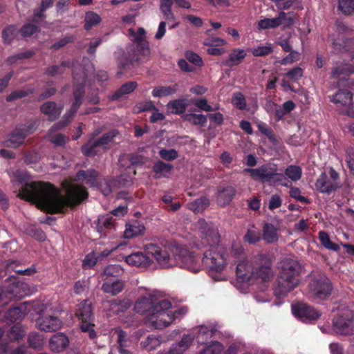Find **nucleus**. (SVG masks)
Returning <instances> with one entry per match:
<instances>
[{
    "label": "nucleus",
    "mask_w": 354,
    "mask_h": 354,
    "mask_svg": "<svg viewBox=\"0 0 354 354\" xmlns=\"http://www.w3.org/2000/svg\"><path fill=\"white\" fill-rule=\"evenodd\" d=\"M87 192L82 187L71 185L66 189L65 196L49 183L33 182L20 190L18 196L35 203L48 212H59L66 206L80 202L87 197Z\"/></svg>",
    "instance_id": "obj_1"
},
{
    "label": "nucleus",
    "mask_w": 354,
    "mask_h": 354,
    "mask_svg": "<svg viewBox=\"0 0 354 354\" xmlns=\"http://www.w3.org/2000/svg\"><path fill=\"white\" fill-rule=\"evenodd\" d=\"M171 302L154 292H146L136 302L134 309L138 313L144 314L147 321L155 328H164L173 322L174 318L186 314L187 310L183 307L173 312L169 310Z\"/></svg>",
    "instance_id": "obj_2"
},
{
    "label": "nucleus",
    "mask_w": 354,
    "mask_h": 354,
    "mask_svg": "<svg viewBox=\"0 0 354 354\" xmlns=\"http://www.w3.org/2000/svg\"><path fill=\"white\" fill-rule=\"evenodd\" d=\"M198 236L201 238V245L209 246L205 252L203 263L210 270L220 272L226 266L225 250L218 245L219 236L216 229L209 225L205 220L201 219L195 224Z\"/></svg>",
    "instance_id": "obj_3"
},
{
    "label": "nucleus",
    "mask_w": 354,
    "mask_h": 354,
    "mask_svg": "<svg viewBox=\"0 0 354 354\" xmlns=\"http://www.w3.org/2000/svg\"><path fill=\"white\" fill-rule=\"evenodd\" d=\"M301 265L295 259L286 258L280 262V272L274 288L278 297H286L299 283Z\"/></svg>",
    "instance_id": "obj_4"
},
{
    "label": "nucleus",
    "mask_w": 354,
    "mask_h": 354,
    "mask_svg": "<svg viewBox=\"0 0 354 354\" xmlns=\"http://www.w3.org/2000/svg\"><path fill=\"white\" fill-rule=\"evenodd\" d=\"M174 248L175 247L162 248L153 244H149L145 247L147 252L156 260L158 266L162 268L176 266V259L172 254Z\"/></svg>",
    "instance_id": "obj_5"
},
{
    "label": "nucleus",
    "mask_w": 354,
    "mask_h": 354,
    "mask_svg": "<svg viewBox=\"0 0 354 354\" xmlns=\"http://www.w3.org/2000/svg\"><path fill=\"white\" fill-rule=\"evenodd\" d=\"M176 259V266L197 272L201 268L200 257H196L192 252L181 247H175L172 252Z\"/></svg>",
    "instance_id": "obj_6"
},
{
    "label": "nucleus",
    "mask_w": 354,
    "mask_h": 354,
    "mask_svg": "<svg viewBox=\"0 0 354 354\" xmlns=\"http://www.w3.org/2000/svg\"><path fill=\"white\" fill-rule=\"evenodd\" d=\"M118 134V131L113 130L104 133L97 140H90L82 147V152L86 156H91L96 155L101 150H106L113 142Z\"/></svg>",
    "instance_id": "obj_7"
},
{
    "label": "nucleus",
    "mask_w": 354,
    "mask_h": 354,
    "mask_svg": "<svg viewBox=\"0 0 354 354\" xmlns=\"http://www.w3.org/2000/svg\"><path fill=\"white\" fill-rule=\"evenodd\" d=\"M76 316L80 321V328L83 332H87L90 338L95 337V332L93 329L92 320V308L91 303L85 300L77 306L75 313Z\"/></svg>",
    "instance_id": "obj_8"
},
{
    "label": "nucleus",
    "mask_w": 354,
    "mask_h": 354,
    "mask_svg": "<svg viewBox=\"0 0 354 354\" xmlns=\"http://www.w3.org/2000/svg\"><path fill=\"white\" fill-rule=\"evenodd\" d=\"M330 178L326 173H322L315 183L316 189L322 193L330 194L341 187L338 182L339 174L333 168L329 171Z\"/></svg>",
    "instance_id": "obj_9"
},
{
    "label": "nucleus",
    "mask_w": 354,
    "mask_h": 354,
    "mask_svg": "<svg viewBox=\"0 0 354 354\" xmlns=\"http://www.w3.org/2000/svg\"><path fill=\"white\" fill-rule=\"evenodd\" d=\"M310 297L314 299H324L330 293L331 285L329 279L325 276H321L313 279L309 286Z\"/></svg>",
    "instance_id": "obj_10"
},
{
    "label": "nucleus",
    "mask_w": 354,
    "mask_h": 354,
    "mask_svg": "<svg viewBox=\"0 0 354 354\" xmlns=\"http://www.w3.org/2000/svg\"><path fill=\"white\" fill-rule=\"evenodd\" d=\"M353 313L349 309H345L333 320L334 329L341 335L349 334L353 330Z\"/></svg>",
    "instance_id": "obj_11"
},
{
    "label": "nucleus",
    "mask_w": 354,
    "mask_h": 354,
    "mask_svg": "<svg viewBox=\"0 0 354 354\" xmlns=\"http://www.w3.org/2000/svg\"><path fill=\"white\" fill-rule=\"evenodd\" d=\"M253 268L252 279H261L266 281L272 275L270 262L263 254L255 257Z\"/></svg>",
    "instance_id": "obj_12"
},
{
    "label": "nucleus",
    "mask_w": 354,
    "mask_h": 354,
    "mask_svg": "<svg viewBox=\"0 0 354 354\" xmlns=\"http://www.w3.org/2000/svg\"><path fill=\"white\" fill-rule=\"evenodd\" d=\"M263 176L264 183L267 182L270 185L280 184L284 187H288L285 183L286 178L283 174L278 171L277 166L273 163H269L262 165Z\"/></svg>",
    "instance_id": "obj_13"
},
{
    "label": "nucleus",
    "mask_w": 354,
    "mask_h": 354,
    "mask_svg": "<svg viewBox=\"0 0 354 354\" xmlns=\"http://www.w3.org/2000/svg\"><path fill=\"white\" fill-rule=\"evenodd\" d=\"M239 252L236 254H231L230 259L232 261H236L239 260V262L236 267V274L238 279L242 281H248L252 279L253 273V266L248 264L244 259H240L238 254H241V250L239 248Z\"/></svg>",
    "instance_id": "obj_14"
},
{
    "label": "nucleus",
    "mask_w": 354,
    "mask_h": 354,
    "mask_svg": "<svg viewBox=\"0 0 354 354\" xmlns=\"http://www.w3.org/2000/svg\"><path fill=\"white\" fill-rule=\"evenodd\" d=\"M294 315L303 322L314 320L319 317V313L313 308L304 303H299L292 306Z\"/></svg>",
    "instance_id": "obj_15"
},
{
    "label": "nucleus",
    "mask_w": 354,
    "mask_h": 354,
    "mask_svg": "<svg viewBox=\"0 0 354 354\" xmlns=\"http://www.w3.org/2000/svg\"><path fill=\"white\" fill-rule=\"evenodd\" d=\"M39 329L46 332H53L59 329L62 326V322L55 315L50 314L43 315L36 321Z\"/></svg>",
    "instance_id": "obj_16"
},
{
    "label": "nucleus",
    "mask_w": 354,
    "mask_h": 354,
    "mask_svg": "<svg viewBox=\"0 0 354 354\" xmlns=\"http://www.w3.org/2000/svg\"><path fill=\"white\" fill-rule=\"evenodd\" d=\"M8 300L20 299L30 294V288L26 283L17 281L5 288Z\"/></svg>",
    "instance_id": "obj_17"
},
{
    "label": "nucleus",
    "mask_w": 354,
    "mask_h": 354,
    "mask_svg": "<svg viewBox=\"0 0 354 354\" xmlns=\"http://www.w3.org/2000/svg\"><path fill=\"white\" fill-rule=\"evenodd\" d=\"M194 330L197 331L196 335L197 342L203 344L216 333V326L213 323H208L199 326Z\"/></svg>",
    "instance_id": "obj_18"
},
{
    "label": "nucleus",
    "mask_w": 354,
    "mask_h": 354,
    "mask_svg": "<svg viewBox=\"0 0 354 354\" xmlns=\"http://www.w3.org/2000/svg\"><path fill=\"white\" fill-rule=\"evenodd\" d=\"M352 100V94L347 90H339L330 99L338 107L342 109L344 113H346V111H347V108L349 106Z\"/></svg>",
    "instance_id": "obj_19"
},
{
    "label": "nucleus",
    "mask_w": 354,
    "mask_h": 354,
    "mask_svg": "<svg viewBox=\"0 0 354 354\" xmlns=\"http://www.w3.org/2000/svg\"><path fill=\"white\" fill-rule=\"evenodd\" d=\"M24 330L21 326L18 325L12 326L7 335L9 342L1 344V351L5 353L9 352L12 347L10 344L24 337Z\"/></svg>",
    "instance_id": "obj_20"
},
{
    "label": "nucleus",
    "mask_w": 354,
    "mask_h": 354,
    "mask_svg": "<svg viewBox=\"0 0 354 354\" xmlns=\"http://www.w3.org/2000/svg\"><path fill=\"white\" fill-rule=\"evenodd\" d=\"M125 261L131 266L147 268L151 263L149 257L142 252H135L125 257Z\"/></svg>",
    "instance_id": "obj_21"
},
{
    "label": "nucleus",
    "mask_w": 354,
    "mask_h": 354,
    "mask_svg": "<svg viewBox=\"0 0 354 354\" xmlns=\"http://www.w3.org/2000/svg\"><path fill=\"white\" fill-rule=\"evenodd\" d=\"M69 339L64 333H57L54 335L49 342V347L53 352L59 353L68 347Z\"/></svg>",
    "instance_id": "obj_22"
},
{
    "label": "nucleus",
    "mask_w": 354,
    "mask_h": 354,
    "mask_svg": "<svg viewBox=\"0 0 354 354\" xmlns=\"http://www.w3.org/2000/svg\"><path fill=\"white\" fill-rule=\"evenodd\" d=\"M104 281L102 286V290L111 295H115L120 293L123 288L124 283L118 279H103Z\"/></svg>",
    "instance_id": "obj_23"
},
{
    "label": "nucleus",
    "mask_w": 354,
    "mask_h": 354,
    "mask_svg": "<svg viewBox=\"0 0 354 354\" xmlns=\"http://www.w3.org/2000/svg\"><path fill=\"white\" fill-rule=\"evenodd\" d=\"M194 337L190 335H184L181 340L172 344L168 351V354H183L193 342Z\"/></svg>",
    "instance_id": "obj_24"
},
{
    "label": "nucleus",
    "mask_w": 354,
    "mask_h": 354,
    "mask_svg": "<svg viewBox=\"0 0 354 354\" xmlns=\"http://www.w3.org/2000/svg\"><path fill=\"white\" fill-rule=\"evenodd\" d=\"M333 46L335 50L344 51L354 57V38H342L339 41H333Z\"/></svg>",
    "instance_id": "obj_25"
},
{
    "label": "nucleus",
    "mask_w": 354,
    "mask_h": 354,
    "mask_svg": "<svg viewBox=\"0 0 354 354\" xmlns=\"http://www.w3.org/2000/svg\"><path fill=\"white\" fill-rule=\"evenodd\" d=\"M40 109L50 120H54L60 115L62 107L57 106L55 102H47L41 106Z\"/></svg>",
    "instance_id": "obj_26"
},
{
    "label": "nucleus",
    "mask_w": 354,
    "mask_h": 354,
    "mask_svg": "<svg viewBox=\"0 0 354 354\" xmlns=\"http://www.w3.org/2000/svg\"><path fill=\"white\" fill-rule=\"evenodd\" d=\"M114 228V221L113 217L110 214L100 216L98 218L97 225V231L104 236L106 235V231H111Z\"/></svg>",
    "instance_id": "obj_27"
},
{
    "label": "nucleus",
    "mask_w": 354,
    "mask_h": 354,
    "mask_svg": "<svg viewBox=\"0 0 354 354\" xmlns=\"http://www.w3.org/2000/svg\"><path fill=\"white\" fill-rule=\"evenodd\" d=\"M277 21L279 26H281L283 29H286L295 24L297 17L292 12H281L277 17Z\"/></svg>",
    "instance_id": "obj_28"
},
{
    "label": "nucleus",
    "mask_w": 354,
    "mask_h": 354,
    "mask_svg": "<svg viewBox=\"0 0 354 354\" xmlns=\"http://www.w3.org/2000/svg\"><path fill=\"white\" fill-rule=\"evenodd\" d=\"M27 313L26 304H22L20 306L10 309L6 313V318L10 322L21 319Z\"/></svg>",
    "instance_id": "obj_29"
},
{
    "label": "nucleus",
    "mask_w": 354,
    "mask_h": 354,
    "mask_svg": "<svg viewBox=\"0 0 354 354\" xmlns=\"http://www.w3.org/2000/svg\"><path fill=\"white\" fill-rule=\"evenodd\" d=\"M235 194L234 189L232 187H227L218 192L217 202L220 205L228 204L233 198Z\"/></svg>",
    "instance_id": "obj_30"
},
{
    "label": "nucleus",
    "mask_w": 354,
    "mask_h": 354,
    "mask_svg": "<svg viewBox=\"0 0 354 354\" xmlns=\"http://www.w3.org/2000/svg\"><path fill=\"white\" fill-rule=\"evenodd\" d=\"M187 105L185 100H176L167 104V110L171 113L180 114L185 111Z\"/></svg>",
    "instance_id": "obj_31"
},
{
    "label": "nucleus",
    "mask_w": 354,
    "mask_h": 354,
    "mask_svg": "<svg viewBox=\"0 0 354 354\" xmlns=\"http://www.w3.org/2000/svg\"><path fill=\"white\" fill-rule=\"evenodd\" d=\"M146 160L147 159L142 156L132 154H124L119 158V162L122 166H125L127 162L133 165H142Z\"/></svg>",
    "instance_id": "obj_32"
},
{
    "label": "nucleus",
    "mask_w": 354,
    "mask_h": 354,
    "mask_svg": "<svg viewBox=\"0 0 354 354\" xmlns=\"http://www.w3.org/2000/svg\"><path fill=\"white\" fill-rule=\"evenodd\" d=\"M102 21L101 17L93 11H88L85 13L84 28L86 30H90L93 26H96Z\"/></svg>",
    "instance_id": "obj_33"
},
{
    "label": "nucleus",
    "mask_w": 354,
    "mask_h": 354,
    "mask_svg": "<svg viewBox=\"0 0 354 354\" xmlns=\"http://www.w3.org/2000/svg\"><path fill=\"white\" fill-rule=\"evenodd\" d=\"M245 56L246 53L243 49L235 48L230 54L227 64L230 66L238 65Z\"/></svg>",
    "instance_id": "obj_34"
},
{
    "label": "nucleus",
    "mask_w": 354,
    "mask_h": 354,
    "mask_svg": "<svg viewBox=\"0 0 354 354\" xmlns=\"http://www.w3.org/2000/svg\"><path fill=\"white\" fill-rule=\"evenodd\" d=\"M145 230V227L139 223L127 224L124 232V236L126 239H131L136 236L143 234Z\"/></svg>",
    "instance_id": "obj_35"
},
{
    "label": "nucleus",
    "mask_w": 354,
    "mask_h": 354,
    "mask_svg": "<svg viewBox=\"0 0 354 354\" xmlns=\"http://www.w3.org/2000/svg\"><path fill=\"white\" fill-rule=\"evenodd\" d=\"M172 0H160V9L165 19L169 21H175L176 17L171 11Z\"/></svg>",
    "instance_id": "obj_36"
},
{
    "label": "nucleus",
    "mask_w": 354,
    "mask_h": 354,
    "mask_svg": "<svg viewBox=\"0 0 354 354\" xmlns=\"http://www.w3.org/2000/svg\"><path fill=\"white\" fill-rule=\"evenodd\" d=\"M209 205L207 198L202 197L187 204L188 208L195 213H199L204 211Z\"/></svg>",
    "instance_id": "obj_37"
},
{
    "label": "nucleus",
    "mask_w": 354,
    "mask_h": 354,
    "mask_svg": "<svg viewBox=\"0 0 354 354\" xmlns=\"http://www.w3.org/2000/svg\"><path fill=\"white\" fill-rule=\"evenodd\" d=\"M124 273L122 268L119 265H109L104 270V279H118Z\"/></svg>",
    "instance_id": "obj_38"
},
{
    "label": "nucleus",
    "mask_w": 354,
    "mask_h": 354,
    "mask_svg": "<svg viewBox=\"0 0 354 354\" xmlns=\"http://www.w3.org/2000/svg\"><path fill=\"white\" fill-rule=\"evenodd\" d=\"M177 85L155 87L152 91V95L155 97H161L171 95L176 92Z\"/></svg>",
    "instance_id": "obj_39"
},
{
    "label": "nucleus",
    "mask_w": 354,
    "mask_h": 354,
    "mask_svg": "<svg viewBox=\"0 0 354 354\" xmlns=\"http://www.w3.org/2000/svg\"><path fill=\"white\" fill-rule=\"evenodd\" d=\"M302 175V170L300 167L296 165H290L285 170L284 177L288 178L291 181L295 182L299 180ZM286 182V180L285 181Z\"/></svg>",
    "instance_id": "obj_40"
},
{
    "label": "nucleus",
    "mask_w": 354,
    "mask_h": 354,
    "mask_svg": "<svg viewBox=\"0 0 354 354\" xmlns=\"http://www.w3.org/2000/svg\"><path fill=\"white\" fill-rule=\"evenodd\" d=\"M276 228L271 224H266L263 229V239L268 243H274L278 240Z\"/></svg>",
    "instance_id": "obj_41"
},
{
    "label": "nucleus",
    "mask_w": 354,
    "mask_h": 354,
    "mask_svg": "<svg viewBox=\"0 0 354 354\" xmlns=\"http://www.w3.org/2000/svg\"><path fill=\"white\" fill-rule=\"evenodd\" d=\"M57 129L58 124L53 127L48 133V138L52 143L55 144V145H62L65 144L66 138L63 134L55 133V131Z\"/></svg>",
    "instance_id": "obj_42"
},
{
    "label": "nucleus",
    "mask_w": 354,
    "mask_h": 354,
    "mask_svg": "<svg viewBox=\"0 0 354 354\" xmlns=\"http://www.w3.org/2000/svg\"><path fill=\"white\" fill-rule=\"evenodd\" d=\"M172 169L170 164H166L162 161L156 162L153 167V170L158 177H165L167 174L169 173Z\"/></svg>",
    "instance_id": "obj_43"
},
{
    "label": "nucleus",
    "mask_w": 354,
    "mask_h": 354,
    "mask_svg": "<svg viewBox=\"0 0 354 354\" xmlns=\"http://www.w3.org/2000/svg\"><path fill=\"white\" fill-rule=\"evenodd\" d=\"M353 73H354V66L351 64H344L333 69L332 76L337 78L341 75H350Z\"/></svg>",
    "instance_id": "obj_44"
},
{
    "label": "nucleus",
    "mask_w": 354,
    "mask_h": 354,
    "mask_svg": "<svg viewBox=\"0 0 354 354\" xmlns=\"http://www.w3.org/2000/svg\"><path fill=\"white\" fill-rule=\"evenodd\" d=\"M274 50L273 45L272 44H267L265 46H260L252 48L250 50L252 54L256 57H262L272 53Z\"/></svg>",
    "instance_id": "obj_45"
},
{
    "label": "nucleus",
    "mask_w": 354,
    "mask_h": 354,
    "mask_svg": "<svg viewBox=\"0 0 354 354\" xmlns=\"http://www.w3.org/2000/svg\"><path fill=\"white\" fill-rule=\"evenodd\" d=\"M137 83L136 82H129L124 84L114 94L113 98H118L122 95H126L133 91L137 87Z\"/></svg>",
    "instance_id": "obj_46"
},
{
    "label": "nucleus",
    "mask_w": 354,
    "mask_h": 354,
    "mask_svg": "<svg viewBox=\"0 0 354 354\" xmlns=\"http://www.w3.org/2000/svg\"><path fill=\"white\" fill-rule=\"evenodd\" d=\"M223 346L218 342H214L199 351L198 354H221Z\"/></svg>",
    "instance_id": "obj_47"
},
{
    "label": "nucleus",
    "mask_w": 354,
    "mask_h": 354,
    "mask_svg": "<svg viewBox=\"0 0 354 354\" xmlns=\"http://www.w3.org/2000/svg\"><path fill=\"white\" fill-rule=\"evenodd\" d=\"M319 239L324 248L333 251H337L339 250V246L330 241L329 236L326 232L323 231L319 232Z\"/></svg>",
    "instance_id": "obj_48"
},
{
    "label": "nucleus",
    "mask_w": 354,
    "mask_h": 354,
    "mask_svg": "<svg viewBox=\"0 0 354 354\" xmlns=\"http://www.w3.org/2000/svg\"><path fill=\"white\" fill-rule=\"evenodd\" d=\"M83 95V89L82 87H79L75 89L74 92V96L75 102L72 105L71 111L66 113L67 117H71L77 110L78 107L81 104V99Z\"/></svg>",
    "instance_id": "obj_49"
},
{
    "label": "nucleus",
    "mask_w": 354,
    "mask_h": 354,
    "mask_svg": "<svg viewBox=\"0 0 354 354\" xmlns=\"http://www.w3.org/2000/svg\"><path fill=\"white\" fill-rule=\"evenodd\" d=\"M136 53L140 60L147 59L151 55L148 42H142L137 44Z\"/></svg>",
    "instance_id": "obj_50"
},
{
    "label": "nucleus",
    "mask_w": 354,
    "mask_h": 354,
    "mask_svg": "<svg viewBox=\"0 0 354 354\" xmlns=\"http://www.w3.org/2000/svg\"><path fill=\"white\" fill-rule=\"evenodd\" d=\"M244 239L249 243H255L261 239V232L257 228L252 227L248 230Z\"/></svg>",
    "instance_id": "obj_51"
},
{
    "label": "nucleus",
    "mask_w": 354,
    "mask_h": 354,
    "mask_svg": "<svg viewBox=\"0 0 354 354\" xmlns=\"http://www.w3.org/2000/svg\"><path fill=\"white\" fill-rule=\"evenodd\" d=\"M266 109L268 111L272 113L277 120L281 119L285 115H286V113L282 107L271 102L267 103Z\"/></svg>",
    "instance_id": "obj_52"
},
{
    "label": "nucleus",
    "mask_w": 354,
    "mask_h": 354,
    "mask_svg": "<svg viewBox=\"0 0 354 354\" xmlns=\"http://www.w3.org/2000/svg\"><path fill=\"white\" fill-rule=\"evenodd\" d=\"M129 31L132 40L138 44L147 41L145 40V30L143 28H139L136 31L133 29H129Z\"/></svg>",
    "instance_id": "obj_53"
},
{
    "label": "nucleus",
    "mask_w": 354,
    "mask_h": 354,
    "mask_svg": "<svg viewBox=\"0 0 354 354\" xmlns=\"http://www.w3.org/2000/svg\"><path fill=\"white\" fill-rule=\"evenodd\" d=\"M185 119L194 124L204 125L207 122V118L203 114H187Z\"/></svg>",
    "instance_id": "obj_54"
},
{
    "label": "nucleus",
    "mask_w": 354,
    "mask_h": 354,
    "mask_svg": "<svg viewBox=\"0 0 354 354\" xmlns=\"http://www.w3.org/2000/svg\"><path fill=\"white\" fill-rule=\"evenodd\" d=\"M28 343L31 347L35 348H41L44 344V339L40 335L31 333L28 337Z\"/></svg>",
    "instance_id": "obj_55"
},
{
    "label": "nucleus",
    "mask_w": 354,
    "mask_h": 354,
    "mask_svg": "<svg viewBox=\"0 0 354 354\" xmlns=\"http://www.w3.org/2000/svg\"><path fill=\"white\" fill-rule=\"evenodd\" d=\"M339 9L344 14H351L354 11V1L339 0Z\"/></svg>",
    "instance_id": "obj_56"
},
{
    "label": "nucleus",
    "mask_w": 354,
    "mask_h": 354,
    "mask_svg": "<svg viewBox=\"0 0 354 354\" xmlns=\"http://www.w3.org/2000/svg\"><path fill=\"white\" fill-rule=\"evenodd\" d=\"M258 26L259 29L265 30L279 27V24H277V17L271 19L266 18L260 20L258 23Z\"/></svg>",
    "instance_id": "obj_57"
},
{
    "label": "nucleus",
    "mask_w": 354,
    "mask_h": 354,
    "mask_svg": "<svg viewBox=\"0 0 354 354\" xmlns=\"http://www.w3.org/2000/svg\"><path fill=\"white\" fill-rule=\"evenodd\" d=\"M17 35V28L14 26L7 27L3 31V39L5 43L9 44Z\"/></svg>",
    "instance_id": "obj_58"
},
{
    "label": "nucleus",
    "mask_w": 354,
    "mask_h": 354,
    "mask_svg": "<svg viewBox=\"0 0 354 354\" xmlns=\"http://www.w3.org/2000/svg\"><path fill=\"white\" fill-rule=\"evenodd\" d=\"M142 346L148 351H152L158 347L160 342L158 338L154 336L148 337L144 342H142Z\"/></svg>",
    "instance_id": "obj_59"
},
{
    "label": "nucleus",
    "mask_w": 354,
    "mask_h": 354,
    "mask_svg": "<svg viewBox=\"0 0 354 354\" xmlns=\"http://www.w3.org/2000/svg\"><path fill=\"white\" fill-rule=\"evenodd\" d=\"M232 102L239 109L243 110L246 107L245 99L241 93H235L234 94Z\"/></svg>",
    "instance_id": "obj_60"
},
{
    "label": "nucleus",
    "mask_w": 354,
    "mask_h": 354,
    "mask_svg": "<svg viewBox=\"0 0 354 354\" xmlns=\"http://www.w3.org/2000/svg\"><path fill=\"white\" fill-rule=\"evenodd\" d=\"M263 171V170L262 169V166H261L259 168H256V169L246 168V169H243V173H250L251 177L254 180H259V181H261L262 183H264Z\"/></svg>",
    "instance_id": "obj_61"
},
{
    "label": "nucleus",
    "mask_w": 354,
    "mask_h": 354,
    "mask_svg": "<svg viewBox=\"0 0 354 354\" xmlns=\"http://www.w3.org/2000/svg\"><path fill=\"white\" fill-rule=\"evenodd\" d=\"M185 56L186 59H187L189 62L192 63L195 66L199 67L203 66V60L201 57L196 53L192 51H187L185 53Z\"/></svg>",
    "instance_id": "obj_62"
},
{
    "label": "nucleus",
    "mask_w": 354,
    "mask_h": 354,
    "mask_svg": "<svg viewBox=\"0 0 354 354\" xmlns=\"http://www.w3.org/2000/svg\"><path fill=\"white\" fill-rule=\"evenodd\" d=\"M193 102L199 109L205 111H212L218 109L217 106L213 108L207 103V101L205 99H198L194 100Z\"/></svg>",
    "instance_id": "obj_63"
},
{
    "label": "nucleus",
    "mask_w": 354,
    "mask_h": 354,
    "mask_svg": "<svg viewBox=\"0 0 354 354\" xmlns=\"http://www.w3.org/2000/svg\"><path fill=\"white\" fill-rule=\"evenodd\" d=\"M286 77L289 80L295 82L303 75V70L300 67H295L286 73Z\"/></svg>",
    "instance_id": "obj_64"
}]
</instances>
